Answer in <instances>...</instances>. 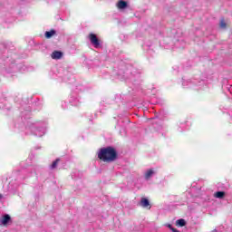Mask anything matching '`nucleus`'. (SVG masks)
<instances>
[{
    "mask_svg": "<svg viewBox=\"0 0 232 232\" xmlns=\"http://www.w3.org/2000/svg\"><path fill=\"white\" fill-rule=\"evenodd\" d=\"M98 159L102 162H114L117 160V150L113 147H107L99 150Z\"/></svg>",
    "mask_w": 232,
    "mask_h": 232,
    "instance_id": "f257e3e1",
    "label": "nucleus"
},
{
    "mask_svg": "<svg viewBox=\"0 0 232 232\" xmlns=\"http://www.w3.org/2000/svg\"><path fill=\"white\" fill-rule=\"evenodd\" d=\"M88 39L90 40L91 42V44L94 45V48H98L99 47V39L98 37L96 36V34H90L88 35Z\"/></svg>",
    "mask_w": 232,
    "mask_h": 232,
    "instance_id": "f03ea898",
    "label": "nucleus"
},
{
    "mask_svg": "<svg viewBox=\"0 0 232 232\" xmlns=\"http://www.w3.org/2000/svg\"><path fill=\"white\" fill-rule=\"evenodd\" d=\"M11 218L8 214H6L5 216L0 218V224H2V226H7L8 222H10Z\"/></svg>",
    "mask_w": 232,
    "mask_h": 232,
    "instance_id": "7ed1b4c3",
    "label": "nucleus"
},
{
    "mask_svg": "<svg viewBox=\"0 0 232 232\" xmlns=\"http://www.w3.org/2000/svg\"><path fill=\"white\" fill-rule=\"evenodd\" d=\"M62 56L63 53L60 51H53V54H51V58H53V60H60Z\"/></svg>",
    "mask_w": 232,
    "mask_h": 232,
    "instance_id": "20e7f679",
    "label": "nucleus"
},
{
    "mask_svg": "<svg viewBox=\"0 0 232 232\" xmlns=\"http://www.w3.org/2000/svg\"><path fill=\"white\" fill-rule=\"evenodd\" d=\"M140 205L142 208H149L150 207V201L146 198H141V200L140 201Z\"/></svg>",
    "mask_w": 232,
    "mask_h": 232,
    "instance_id": "39448f33",
    "label": "nucleus"
},
{
    "mask_svg": "<svg viewBox=\"0 0 232 232\" xmlns=\"http://www.w3.org/2000/svg\"><path fill=\"white\" fill-rule=\"evenodd\" d=\"M117 8L123 10L125 8H127V2L121 0L119 1V3H117Z\"/></svg>",
    "mask_w": 232,
    "mask_h": 232,
    "instance_id": "423d86ee",
    "label": "nucleus"
},
{
    "mask_svg": "<svg viewBox=\"0 0 232 232\" xmlns=\"http://www.w3.org/2000/svg\"><path fill=\"white\" fill-rule=\"evenodd\" d=\"M186 224L187 223L185 222L184 218H180V219L175 221V226H177L179 227H184Z\"/></svg>",
    "mask_w": 232,
    "mask_h": 232,
    "instance_id": "0eeeda50",
    "label": "nucleus"
},
{
    "mask_svg": "<svg viewBox=\"0 0 232 232\" xmlns=\"http://www.w3.org/2000/svg\"><path fill=\"white\" fill-rule=\"evenodd\" d=\"M53 35H55V30L45 32V39H51Z\"/></svg>",
    "mask_w": 232,
    "mask_h": 232,
    "instance_id": "6e6552de",
    "label": "nucleus"
},
{
    "mask_svg": "<svg viewBox=\"0 0 232 232\" xmlns=\"http://www.w3.org/2000/svg\"><path fill=\"white\" fill-rule=\"evenodd\" d=\"M225 196H226V193L224 191H218L214 193V198H224Z\"/></svg>",
    "mask_w": 232,
    "mask_h": 232,
    "instance_id": "1a4fd4ad",
    "label": "nucleus"
},
{
    "mask_svg": "<svg viewBox=\"0 0 232 232\" xmlns=\"http://www.w3.org/2000/svg\"><path fill=\"white\" fill-rule=\"evenodd\" d=\"M219 27L221 29H227V24L226 23V20H224V18H221V21L219 22Z\"/></svg>",
    "mask_w": 232,
    "mask_h": 232,
    "instance_id": "9d476101",
    "label": "nucleus"
},
{
    "mask_svg": "<svg viewBox=\"0 0 232 232\" xmlns=\"http://www.w3.org/2000/svg\"><path fill=\"white\" fill-rule=\"evenodd\" d=\"M154 171L153 169H149L148 171H146L145 173V179L148 180L150 179V178H151V176H153Z\"/></svg>",
    "mask_w": 232,
    "mask_h": 232,
    "instance_id": "9b49d317",
    "label": "nucleus"
},
{
    "mask_svg": "<svg viewBox=\"0 0 232 232\" xmlns=\"http://www.w3.org/2000/svg\"><path fill=\"white\" fill-rule=\"evenodd\" d=\"M60 161H61L60 159H56L55 160H53V165H51V169H53L57 168V165L59 164Z\"/></svg>",
    "mask_w": 232,
    "mask_h": 232,
    "instance_id": "f8f14e48",
    "label": "nucleus"
},
{
    "mask_svg": "<svg viewBox=\"0 0 232 232\" xmlns=\"http://www.w3.org/2000/svg\"><path fill=\"white\" fill-rule=\"evenodd\" d=\"M167 227L170 229V231H172V229H175L174 227H172V225H168Z\"/></svg>",
    "mask_w": 232,
    "mask_h": 232,
    "instance_id": "ddd939ff",
    "label": "nucleus"
},
{
    "mask_svg": "<svg viewBox=\"0 0 232 232\" xmlns=\"http://www.w3.org/2000/svg\"><path fill=\"white\" fill-rule=\"evenodd\" d=\"M172 229V232H180L179 230H177L176 228H171Z\"/></svg>",
    "mask_w": 232,
    "mask_h": 232,
    "instance_id": "4468645a",
    "label": "nucleus"
},
{
    "mask_svg": "<svg viewBox=\"0 0 232 232\" xmlns=\"http://www.w3.org/2000/svg\"><path fill=\"white\" fill-rule=\"evenodd\" d=\"M211 232H218V230L214 229V230H213V231H211Z\"/></svg>",
    "mask_w": 232,
    "mask_h": 232,
    "instance_id": "2eb2a0df",
    "label": "nucleus"
},
{
    "mask_svg": "<svg viewBox=\"0 0 232 232\" xmlns=\"http://www.w3.org/2000/svg\"><path fill=\"white\" fill-rule=\"evenodd\" d=\"M0 198H2V195H0Z\"/></svg>",
    "mask_w": 232,
    "mask_h": 232,
    "instance_id": "dca6fc26",
    "label": "nucleus"
}]
</instances>
